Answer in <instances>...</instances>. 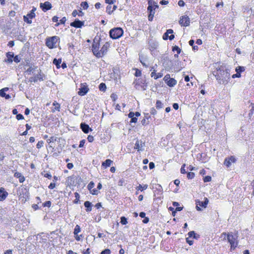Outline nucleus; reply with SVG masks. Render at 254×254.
<instances>
[{"label":"nucleus","mask_w":254,"mask_h":254,"mask_svg":"<svg viewBox=\"0 0 254 254\" xmlns=\"http://www.w3.org/2000/svg\"><path fill=\"white\" fill-rule=\"evenodd\" d=\"M215 77L219 84H226L230 79V73L229 69L224 70L219 68L215 75Z\"/></svg>","instance_id":"obj_1"},{"label":"nucleus","mask_w":254,"mask_h":254,"mask_svg":"<svg viewBox=\"0 0 254 254\" xmlns=\"http://www.w3.org/2000/svg\"><path fill=\"white\" fill-rule=\"evenodd\" d=\"M124 32L121 28L117 27L110 30V36L113 39H117L120 38L123 34Z\"/></svg>","instance_id":"obj_2"},{"label":"nucleus","mask_w":254,"mask_h":254,"mask_svg":"<svg viewBox=\"0 0 254 254\" xmlns=\"http://www.w3.org/2000/svg\"><path fill=\"white\" fill-rule=\"evenodd\" d=\"M19 196L21 201L25 202L29 199V192L26 188L22 187L19 190Z\"/></svg>","instance_id":"obj_3"},{"label":"nucleus","mask_w":254,"mask_h":254,"mask_svg":"<svg viewBox=\"0 0 254 254\" xmlns=\"http://www.w3.org/2000/svg\"><path fill=\"white\" fill-rule=\"evenodd\" d=\"M96 38H95L93 41L92 45V50L93 52V53L95 56H96L97 58H100L101 57V54L99 53L100 51H99V43H98V41L97 40V42H96Z\"/></svg>","instance_id":"obj_4"},{"label":"nucleus","mask_w":254,"mask_h":254,"mask_svg":"<svg viewBox=\"0 0 254 254\" xmlns=\"http://www.w3.org/2000/svg\"><path fill=\"white\" fill-rule=\"evenodd\" d=\"M237 237H235L230 233L227 234V240L231 245V249H234L237 246L238 243L236 241Z\"/></svg>","instance_id":"obj_5"},{"label":"nucleus","mask_w":254,"mask_h":254,"mask_svg":"<svg viewBox=\"0 0 254 254\" xmlns=\"http://www.w3.org/2000/svg\"><path fill=\"white\" fill-rule=\"evenodd\" d=\"M58 40V37L57 36H53L48 38L46 39V44L47 47L50 49L53 48L55 46Z\"/></svg>","instance_id":"obj_6"},{"label":"nucleus","mask_w":254,"mask_h":254,"mask_svg":"<svg viewBox=\"0 0 254 254\" xmlns=\"http://www.w3.org/2000/svg\"><path fill=\"white\" fill-rule=\"evenodd\" d=\"M205 200L203 201H199L198 200H196V209L198 211H201V209L200 207L202 208H206L208 203V199L205 197Z\"/></svg>","instance_id":"obj_7"},{"label":"nucleus","mask_w":254,"mask_h":254,"mask_svg":"<svg viewBox=\"0 0 254 254\" xmlns=\"http://www.w3.org/2000/svg\"><path fill=\"white\" fill-rule=\"evenodd\" d=\"M145 145L144 141L137 139L135 144L134 149H137L138 151H142L144 150Z\"/></svg>","instance_id":"obj_8"},{"label":"nucleus","mask_w":254,"mask_h":254,"mask_svg":"<svg viewBox=\"0 0 254 254\" xmlns=\"http://www.w3.org/2000/svg\"><path fill=\"white\" fill-rule=\"evenodd\" d=\"M41 70H40V72L36 76H35L34 77H30L29 78V81L31 82H37V81L38 80H39L40 81L44 80L45 78L44 77H45V75L43 74H42L41 73Z\"/></svg>","instance_id":"obj_9"},{"label":"nucleus","mask_w":254,"mask_h":254,"mask_svg":"<svg viewBox=\"0 0 254 254\" xmlns=\"http://www.w3.org/2000/svg\"><path fill=\"white\" fill-rule=\"evenodd\" d=\"M35 16V13L33 12V11H30V13H28L26 16H23L24 21L28 24L32 23V20L30 19H32Z\"/></svg>","instance_id":"obj_10"},{"label":"nucleus","mask_w":254,"mask_h":254,"mask_svg":"<svg viewBox=\"0 0 254 254\" xmlns=\"http://www.w3.org/2000/svg\"><path fill=\"white\" fill-rule=\"evenodd\" d=\"M179 23L181 25L184 26H188L189 25L190 23V18L186 15L183 16L180 19Z\"/></svg>","instance_id":"obj_11"},{"label":"nucleus","mask_w":254,"mask_h":254,"mask_svg":"<svg viewBox=\"0 0 254 254\" xmlns=\"http://www.w3.org/2000/svg\"><path fill=\"white\" fill-rule=\"evenodd\" d=\"M140 115L139 112H129L128 116L129 118H131L130 123H136L137 122V119L136 117H138Z\"/></svg>","instance_id":"obj_12"},{"label":"nucleus","mask_w":254,"mask_h":254,"mask_svg":"<svg viewBox=\"0 0 254 254\" xmlns=\"http://www.w3.org/2000/svg\"><path fill=\"white\" fill-rule=\"evenodd\" d=\"M40 6L44 12L51 9L52 7L51 3L49 1H45L44 3H41Z\"/></svg>","instance_id":"obj_13"},{"label":"nucleus","mask_w":254,"mask_h":254,"mask_svg":"<svg viewBox=\"0 0 254 254\" xmlns=\"http://www.w3.org/2000/svg\"><path fill=\"white\" fill-rule=\"evenodd\" d=\"M70 25L76 28H81L84 25V21L76 19L73 22L70 23Z\"/></svg>","instance_id":"obj_14"},{"label":"nucleus","mask_w":254,"mask_h":254,"mask_svg":"<svg viewBox=\"0 0 254 254\" xmlns=\"http://www.w3.org/2000/svg\"><path fill=\"white\" fill-rule=\"evenodd\" d=\"M236 161V159L234 156H231L230 157L225 158L224 164L227 167H229L232 163H234Z\"/></svg>","instance_id":"obj_15"},{"label":"nucleus","mask_w":254,"mask_h":254,"mask_svg":"<svg viewBox=\"0 0 254 254\" xmlns=\"http://www.w3.org/2000/svg\"><path fill=\"white\" fill-rule=\"evenodd\" d=\"M8 195V192L5 190L3 188H0V201L5 200Z\"/></svg>","instance_id":"obj_16"},{"label":"nucleus","mask_w":254,"mask_h":254,"mask_svg":"<svg viewBox=\"0 0 254 254\" xmlns=\"http://www.w3.org/2000/svg\"><path fill=\"white\" fill-rule=\"evenodd\" d=\"M80 128L85 133H88L89 132V131L92 130L91 128L89 127V126L85 123H81Z\"/></svg>","instance_id":"obj_17"},{"label":"nucleus","mask_w":254,"mask_h":254,"mask_svg":"<svg viewBox=\"0 0 254 254\" xmlns=\"http://www.w3.org/2000/svg\"><path fill=\"white\" fill-rule=\"evenodd\" d=\"M88 90L89 88L87 87V86L83 85L79 89L78 94L80 96H84L88 92Z\"/></svg>","instance_id":"obj_18"},{"label":"nucleus","mask_w":254,"mask_h":254,"mask_svg":"<svg viewBox=\"0 0 254 254\" xmlns=\"http://www.w3.org/2000/svg\"><path fill=\"white\" fill-rule=\"evenodd\" d=\"M109 47V44L108 43H106L102 47L99 53L101 54V57L105 55L107 52V50Z\"/></svg>","instance_id":"obj_19"},{"label":"nucleus","mask_w":254,"mask_h":254,"mask_svg":"<svg viewBox=\"0 0 254 254\" xmlns=\"http://www.w3.org/2000/svg\"><path fill=\"white\" fill-rule=\"evenodd\" d=\"M8 90V88L5 87L0 90V96L2 97H5V99H8L10 98V96L8 94H6L5 92Z\"/></svg>","instance_id":"obj_20"},{"label":"nucleus","mask_w":254,"mask_h":254,"mask_svg":"<svg viewBox=\"0 0 254 254\" xmlns=\"http://www.w3.org/2000/svg\"><path fill=\"white\" fill-rule=\"evenodd\" d=\"M15 177L19 179V181L20 183H23L25 181V178L23 176L21 175V173L19 172L15 173L14 175Z\"/></svg>","instance_id":"obj_21"},{"label":"nucleus","mask_w":254,"mask_h":254,"mask_svg":"<svg viewBox=\"0 0 254 254\" xmlns=\"http://www.w3.org/2000/svg\"><path fill=\"white\" fill-rule=\"evenodd\" d=\"M166 83L169 86L173 87L176 84L177 81L175 79L173 78H170L168 79V80H167Z\"/></svg>","instance_id":"obj_22"},{"label":"nucleus","mask_w":254,"mask_h":254,"mask_svg":"<svg viewBox=\"0 0 254 254\" xmlns=\"http://www.w3.org/2000/svg\"><path fill=\"white\" fill-rule=\"evenodd\" d=\"M84 205L85 207L86 208V211L89 212V211H91L92 203L90 201H86L84 202Z\"/></svg>","instance_id":"obj_23"},{"label":"nucleus","mask_w":254,"mask_h":254,"mask_svg":"<svg viewBox=\"0 0 254 254\" xmlns=\"http://www.w3.org/2000/svg\"><path fill=\"white\" fill-rule=\"evenodd\" d=\"M14 54L11 52H8L6 53V57L7 59L5 60V62L8 63H12V59L13 58Z\"/></svg>","instance_id":"obj_24"},{"label":"nucleus","mask_w":254,"mask_h":254,"mask_svg":"<svg viewBox=\"0 0 254 254\" xmlns=\"http://www.w3.org/2000/svg\"><path fill=\"white\" fill-rule=\"evenodd\" d=\"M113 161L110 159H107L104 162H102V165L105 168L111 166Z\"/></svg>","instance_id":"obj_25"},{"label":"nucleus","mask_w":254,"mask_h":254,"mask_svg":"<svg viewBox=\"0 0 254 254\" xmlns=\"http://www.w3.org/2000/svg\"><path fill=\"white\" fill-rule=\"evenodd\" d=\"M189 237H193L194 239H197L199 237V235L196 234L194 231H190L188 233Z\"/></svg>","instance_id":"obj_26"},{"label":"nucleus","mask_w":254,"mask_h":254,"mask_svg":"<svg viewBox=\"0 0 254 254\" xmlns=\"http://www.w3.org/2000/svg\"><path fill=\"white\" fill-rule=\"evenodd\" d=\"M62 63V59H59L58 60L55 59L53 60V64L56 65L57 68H60L61 67L60 64Z\"/></svg>","instance_id":"obj_27"},{"label":"nucleus","mask_w":254,"mask_h":254,"mask_svg":"<svg viewBox=\"0 0 254 254\" xmlns=\"http://www.w3.org/2000/svg\"><path fill=\"white\" fill-rule=\"evenodd\" d=\"M57 139H58V138L56 136H51L50 139L47 140V141L49 144H50L51 143L56 141L57 140ZM59 140L60 141L61 140V138H59Z\"/></svg>","instance_id":"obj_28"},{"label":"nucleus","mask_w":254,"mask_h":254,"mask_svg":"<svg viewBox=\"0 0 254 254\" xmlns=\"http://www.w3.org/2000/svg\"><path fill=\"white\" fill-rule=\"evenodd\" d=\"M53 105L54 106V108L52 109V111H59L60 108V105L59 103L54 102L53 104Z\"/></svg>","instance_id":"obj_29"},{"label":"nucleus","mask_w":254,"mask_h":254,"mask_svg":"<svg viewBox=\"0 0 254 254\" xmlns=\"http://www.w3.org/2000/svg\"><path fill=\"white\" fill-rule=\"evenodd\" d=\"M80 231H81V229H80V226L78 225H76L75 226V227L74 230V232H73L74 235H77V234H78V233H79Z\"/></svg>","instance_id":"obj_30"},{"label":"nucleus","mask_w":254,"mask_h":254,"mask_svg":"<svg viewBox=\"0 0 254 254\" xmlns=\"http://www.w3.org/2000/svg\"><path fill=\"white\" fill-rule=\"evenodd\" d=\"M163 104L161 103L160 101H157L156 103V107L157 109L160 110L163 108Z\"/></svg>","instance_id":"obj_31"},{"label":"nucleus","mask_w":254,"mask_h":254,"mask_svg":"<svg viewBox=\"0 0 254 254\" xmlns=\"http://www.w3.org/2000/svg\"><path fill=\"white\" fill-rule=\"evenodd\" d=\"M148 187L147 185H144L142 186L141 185H139L138 187H137L136 189L137 190H140L141 191H143L144 190H146Z\"/></svg>","instance_id":"obj_32"},{"label":"nucleus","mask_w":254,"mask_h":254,"mask_svg":"<svg viewBox=\"0 0 254 254\" xmlns=\"http://www.w3.org/2000/svg\"><path fill=\"white\" fill-rule=\"evenodd\" d=\"M173 33V30L172 29H168L167 30L166 32L164 34L163 38L164 40H167V37H165L166 35H167L169 34H172Z\"/></svg>","instance_id":"obj_33"},{"label":"nucleus","mask_w":254,"mask_h":254,"mask_svg":"<svg viewBox=\"0 0 254 254\" xmlns=\"http://www.w3.org/2000/svg\"><path fill=\"white\" fill-rule=\"evenodd\" d=\"M99 88L100 90H101V91H105L106 89V84L104 83H101V84H100V85L99 86Z\"/></svg>","instance_id":"obj_34"},{"label":"nucleus","mask_w":254,"mask_h":254,"mask_svg":"<svg viewBox=\"0 0 254 254\" xmlns=\"http://www.w3.org/2000/svg\"><path fill=\"white\" fill-rule=\"evenodd\" d=\"M37 66H30L26 70V72H28V73H31V72H33L34 70L37 68Z\"/></svg>","instance_id":"obj_35"},{"label":"nucleus","mask_w":254,"mask_h":254,"mask_svg":"<svg viewBox=\"0 0 254 254\" xmlns=\"http://www.w3.org/2000/svg\"><path fill=\"white\" fill-rule=\"evenodd\" d=\"M121 223L123 225L127 224V219L125 217L122 216L121 218Z\"/></svg>","instance_id":"obj_36"},{"label":"nucleus","mask_w":254,"mask_h":254,"mask_svg":"<svg viewBox=\"0 0 254 254\" xmlns=\"http://www.w3.org/2000/svg\"><path fill=\"white\" fill-rule=\"evenodd\" d=\"M154 13H155V12L154 10H153V11H151L149 12V14L148 15V20L149 21H152L153 20V18L154 15Z\"/></svg>","instance_id":"obj_37"},{"label":"nucleus","mask_w":254,"mask_h":254,"mask_svg":"<svg viewBox=\"0 0 254 254\" xmlns=\"http://www.w3.org/2000/svg\"><path fill=\"white\" fill-rule=\"evenodd\" d=\"M74 195H75V199L74 200V203H77L79 201L80 195L78 194V193H77V192H75Z\"/></svg>","instance_id":"obj_38"},{"label":"nucleus","mask_w":254,"mask_h":254,"mask_svg":"<svg viewBox=\"0 0 254 254\" xmlns=\"http://www.w3.org/2000/svg\"><path fill=\"white\" fill-rule=\"evenodd\" d=\"M18 112H13V114L14 115H16V119L18 120H22V119H24V117L21 114H17Z\"/></svg>","instance_id":"obj_39"},{"label":"nucleus","mask_w":254,"mask_h":254,"mask_svg":"<svg viewBox=\"0 0 254 254\" xmlns=\"http://www.w3.org/2000/svg\"><path fill=\"white\" fill-rule=\"evenodd\" d=\"M80 5L84 9H86L88 7V3L86 1L82 2Z\"/></svg>","instance_id":"obj_40"},{"label":"nucleus","mask_w":254,"mask_h":254,"mask_svg":"<svg viewBox=\"0 0 254 254\" xmlns=\"http://www.w3.org/2000/svg\"><path fill=\"white\" fill-rule=\"evenodd\" d=\"M94 187V183L93 182H90L88 185V189L91 192L92 189H93Z\"/></svg>","instance_id":"obj_41"},{"label":"nucleus","mask_w":254,"mask_h":254,"mask_svg":"<svg viewBox=\"0 0 254 254\" xmlns=\"http://www.w3.org/2000/svg\"><path fill=\"white\" fill-rule=\"evenodd\" d=\"M194 173L193 172H189L187 173V178L189 179H192L194 177Z\"/></svg>","instance_id":"obj_42"},{"label":"nucleus","mask_w":254,"mask_h":254,"mask_svg":"<svg viewBox=\"0 0 254 254\" xmlns=\"http://www.w3.org/2000/svg\"><path fill=\"white\" fill-rule=\"evenodd\" d=\"M245 70V67L244 66H238L236 68V71H239V73H241L242 71Z\"/></svg>","instance_id":"obj_43"},{"label":"nucleus","mask_w":254,"mask_h":254,"mask_svg":"<svg viewBox=\"0 0 254 254\" xmlns=\"http://www.w3.org/2000/svg\"><path fill=\"white\" fill-rule=\"evenodd\" d=\"M51 205V202L49 200L46 201L43 204L44 207H50Z\"/></svg>","instance_id":"obj_44"},{"label":"nucleus","mask_w":254,"mask_h":254,"mask_svg":"<svg viewBox=\"0 0 254 254\" xmlns=\"http://www.w3.org/2000/svg\"><path fill=\"white\" fill-rule=\"evenodd\" d=\"M173 51H176L178 54H179L181 53V50L177 46H175L173 47Z\"/></svg>","instance_id":"obj_45"},{"label":"nucleus","mask_w":254,"mask_h":254,"mask_svg":"<svg viewBox=\"0 0 254 254\" xmlns=\"http://www.w3.org/2000/svg\"><path fill=\"white\" fill-rule=\"evenodd\" d=\"M106 11L108 14H111V13L112 12V6L111 5H108L107 6Z\"/></svg>","instance_id":"obj_46"},{"label":"nucleus","mask_w":254,"mask_h":254,"mask_svg":"<svg viewBox=\"0 0 254 254\" xmlns=\"http://www.w3.org/2000/svg\"><path fill=\"white\" fill-rule=\"evenodd\" d=\"M211 177L209 176H205L203 178V181L204 182H209L211 181Z\"/></svg>","instance_id":"obj_47"},{"label":"nucleus","mask_w":254,"mask_h":254,"mask_svg":"<svg viewBox=\"0 0 254 254\" xmlns=\"http://www.w3.org/2000/svg\"><path fill=\"white\" fill-rule=\"evenodd\" d=\"M43 144L44 142L43 141H39L36 145L37 148L38 149L41 148L43 146Z\"/></svg>","instance_id":"obj_48"},{"label":"nucleus","mask_w":254,"mask_h":254,"mask_svg":"<svg viewBox=\"0 0 254 254\" xmlns=\"http://www.w3.org/2000/svg\"><path fill=\"white\" fill-rule=\"evenodd\" d=\"M13 61L16 63H18L20 61V58L18 55H16V56H13Z\"/></svg>","instance_id":"obj_49"},{"label":"nucleus","mask_w":254,"mask_h":254,"mask_svg":"<svg viewBox=\"0 0 254 254\" xmlns=\"http://www.w3.org/2000/svg\"><path fill=\"white\" fill-rule=\"evenodd\" d=\"M110 250L109 249H107L102 251L100 254H110Z\"/></svg>","instance_id":"obj_50"},{"label":"nucleus","mask_w":254,"mask_h":254,"mask_svg":"<svg viewBox=\"0 0 254 254\" xmlns=\"http://www.w3.org/2000/svg\"><path fill=\"white\" fill-rule=\"evenodd\" d=\"M241 77V73H239V71H237V73L236 74H234L232 76V77L233 78H236V77Z\"/></svg>","instance_id":"obj_51"},{"label":"nucleus","mask_w":254,"mask_h":254,"mask_svg":"<svg viewBox=\"0 0 254 254\" xmlns=\"http://www.w3.org/2000/svg\"><path fill=\"white\" fill-rule=\"evenodd\" d=\"M185 164H184L182 167H181V173L182 174H185L187 173L185 169Z\"/></svg>","instance_id":"obj_52"},{"label":"nucleus","mask_w":254,"mask_h":254,"mask_svg":"<svg viewBox=\"0 0 254 254\" xmlns=\"http://www.w3.org/2000/svg\"><path fill=\"white\" fill-rule=\"evenodd\" d=\"M139 60L142 65L145 67H147L148 65L145 64L144 60L142 58L139 57Z\"/></svg>","instance_id":"obj_53"},{"label":"nucleus","mask_w":254,"mask_h":254,"mask_svg":"<svg viewBox=\"0 0 254 254\" xmlns=\"http://www.w3.org/2000/svg\"><path fill=\"white\" fill-rule=\"evenodd\" d=\"M116 2V0H105V2L109 4H113Z\"/></svg>","instance_id":"obj_54"},{"label":"nucleus","mask_w":254,"mask_h":254,"mask_svg":"<svg viewBox=\"0 0 254 254\" xmlns=\"http://www.w3.org/2000/svg\"><path fill=\"white\" fill-rule=\"evenodd\" d=\"M87 140L89 142H92L94 140V137L92 135H88Z\"/></svg>","instance_id":"obj_55"},{"label":"nucleus","mask_w":254,"mask_h":254,"mask_svg":"<svg viewBox=\"0 0 254 254\" xmlns=\"http://www.w3.org/2000/svg\"><path fill=\"white\" fill-rule=\"evenodd\" d=\"M163 76L162 73H158L156 74V76H154V79H157L159 78H161Z\"/></svg>","instance_id":"obj_56"},{"label":"nucleus","mask_w":254,"mask_h":254,"mask_svg":"<svg viewBox=\"0 0 254 254\" xmlns=\"http://www.w3.org/2000/svg\"><path fill=\"white\" fill-rule=\"evenodd\" d=\"M155 167V164L153 162H150L149 164V168L150 169H152Z\"/></svg>","instance_id":"obj_57"},{"label":"nucleus","mask_w":254,"mask_h":254,"mask_svg":"<svg viewBox=\"0 0 254 254\" xmlns=\"http://www.w3.org/2000/svg\"><path fill=\"white\" fill-rule=\"evenodd\" d=\"M141 71L139 70V69H136V71H135V75L136 76H139L141 75Z\"/></svg>","instance_id":"obj_58"},{"label":"nucleus","mask_w":254,"mask_h":254,"mask_svg":"<svg viewBox=\"0 0 254 254\" xmlns=\"http://www.w3.org/2000/svg\"><path fill=\"white\" fill-rule=\"evenodd\" d=\"M66 20L65 17H63L61 20H60V24H64Z\"/></svg>","instance_id":"obj_59"},{"label":"nucleus","mask_w":254,"mask_h":254,"mask_svg":"<svg viewBox=\"0 0 254 254\" xmlns=\"http://www.w3.org/2000/svg\"><path fill=\"white\" fill-rule=\"evenodd\" d=\"M85 140L84 139H83V140H81L80 142H79V147H82L84 146V143H85Z\"/></svg>","instance_id":"obj_60"},{"label":"nucleus","mask_w":254,"mask_h":254,"mask_svg":"<svg viewBox=\"0 0 254 254\" xmlns=\"http://www.w3.org/2000/svg\"><path fill=\"white\" fill-rule=\"evenodd\" d=\"M186 241L190 246L192 245L193 243V241L192 240H190L189 238H186Z\"/></svg>","instance_id":"obj_61"},{"label":"nucleus","mask_w":254,"mask_h":254,"mask_svg":"<svg viewBox=\"0 0 254 254\" xmlns=\"http://www.w3.org/2000/svg\"><path fill=\"white\" fill-rule=\"evenodd\" d=\"M178 5L180 6H183L185 5V2L183 0H180L178 1Z\"/></svg>","instance_id":"obj_62"},{"label":"nucleus","mask_w":254,"mask_h":254,"mask_svg":"<svg viewBox=\"0 0 254 254\" xmlns=\"http://www.w3.org/2000/svg\"><path fill=\"white\" fill-rule=\"evenodd\" d=\"M92 194H94V195H96L98 194V191L96 189H93L92 190H91V192H90Z\"/></svg>","instance_id":"obj_63"},{"label":"nucleus","mask_w":254,"mask_h":254,"mask_svg":"<svg viewBox=\"0 0 254 254\" xmlns=\"http://www.w3.org/2000/svg\"><path fill=\"white\" fill-rule=\"evenodd\" d=\"M7 45L8 46H9V47H13L14 45V41H10L8 42Z\"/></svg>","instance_id":"obj_64"}]
</instances>
